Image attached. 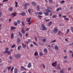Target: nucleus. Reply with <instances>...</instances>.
Wrapping results in <instances>:
<instances>
[{
  "label": "nucleus",
  "instance_id": "1",
  "mask_svg": "<svg viewBox=\"0 0 73 73\" xmlns=\"http://www.w3.org/2000/svg\"><path fill=\"white\" fill-rule=\"evenodd\" d=\"M45 11H47L46 12L45 11H44L43 13L46 16H48V15H49V12H52L51 10H50L48 9H46Z\"/></svg>",
  "mask_w": 73,
  "mask_h": 73
},
{
  "label": "nucleus",
  "instance_id": "2",
  "mask_svg": "<svg viewBox=\"0 0 73 73\" xmlns=\"http://www.w3.org/2000/svg\"><path fill=\"white\" fill-rule=\"evenodd\" d=\"M31 5V4L29 3H27L25 4L24 5V7H26L25 8H24L23 9H27V7H28V6H29Z\"/></svg>",
  "mask_w": 73,
  "mask_h": 73
},
{
  "label": "nucleus",
  "instance_id": "3",
  "mask_svg": "<svg viewBox=\"0 0 73 73\" xmlns=\"http://www.w3.org/2000/svg\"><path fill=\"white\" fill-rule=\"evenodd\" d=\"M42 30H43L46 31V30H47V28H46V27H45V25L44 24H42Z\"/></svg>",
  "mask_w": 73,
  "mask_h": 73
},
{
  "label": "nucleus",
  "instance_id": "4",
  "mask_svg": "<svg viewBox=\"0 0 73 73\" xmlns=\"http://www.w3.org/2000/svg\"><path fill=\"white\" fill-rule=\"evenodd\" d=\"M15 57H17V58H20L21 56V55L20 54H15Z\"/></svg>",
  "mask_w": 73,
  "mask_h": 73
},
{
  "label": "nucleus",
  "instance_id": "5",
  "mask_svg": "<svg viewBox=\"0 0 73 73\" xmlns=\"http://www.w3.org/2000/svg\"><path fill=\"white\" fill-rule=\"evenodd\" d=\"M61 69V67H60V64L59 63L57 67L56 68V69L60 70Z\"/></svg>",
  "mask_w": 73,
  "mask_h": 73
},
{
  "label": "nucleus",
  "instance_id": "6",
  "mask_svg": "<svg viewBox=\"0 0 73 73\" xmlns=\"http://www.w3.org/2000/svg\"><path fill=\"white\" fill-rule=\"evenodd\" d=\"M36 15H42V12H36Z\"/></svg>",
  "mask_w": 73,
  "mask_h": 73
},
{
  "label": "nucleus",
  "instance_id": "7",
  "mask_svg": "<svg viewBox=\"0 0 73 73\" xmlns=\"http://www.w3.org/2000/svg\"><path fill=\"white\" fill-rule=\"evenodd\" d=\"M56 63H57V62L55 61L52 64V66H56Z\"/></svg>",
  "mask_w": 73,
  "mask_h": 73
},
{
  "label": "nucleus",
  "instance_id": "8",
  "mask_svg": "<svg viewBox=\"0 0 73 73\" xmlns=\"http://www.w3.org/2000/svg\"><path fill=\"white\" fill-rule=\"evenodd\" d=\"M11 15L13 17H15V16L17 15V13L16 12L13 13L11 14Z\"/></svg>",
  "mask_w": 73,
  "mask_h": 73
},
{
  "label": "nucleus",
  "instance_id": "9",
  "mask_svg": "<svg viewBox=\"0 0 73 73\" xmlns=\"http://www.w3.org/2000/svg\"><path fill=\"white\" fill-rule=\"evenodd\" d=\"M3 53L4 54H5V53H8V54H11V52L10 51H8V50L5 51L3 52Z\"/></svg>",
  "mask_w": 73,
  "mask_h": 73
},
{
  "label": "nucleus",
  "instance_id": "10",
  "mask_svg": "<svg viewBox=\"0 0 73 73\" xmlns=\"http://www.w3.org/2000/svg\"><path fill=\"white\" fill-rule=\"evenodd\" d=\"M28 11L29 12V13L30 14L31 13V11H32V12H33V10L31 9H29L28 10Z\"/></svg>",
  "mask_w": 73,
  "mask_h": 73
},
{
  "label": "nucleus",
  "instance_id": "11",
  "mask_svg": "<svg viewBox=\"0 0 73 73\" xmlns=\"http://www.w3.org/2000/svg\"><path fill=\"white\" fill-rule=\"evenodd\" d=\"M14 73H17L18 72V69L17 68H15L14 69Z\"/></svg>",
  "mask_w": 73,
  "mask_h": 73
},
{
  "label": "nucleus",
  "instance_id": "12",
  "mask_svg": "<svg viewBox=\"0 0 73 73\" xmlns=\"http://www.w3.org/2000/svg\"><path fill=\"white\" fill-rule=\"evenodd\" d=\"M19 35L20 36V37H23V34L21 33L20 31L19 32Z\"/></svg>",
  "mask_w": 73,
  "mask_h": 73
},
{
  "label": "nucleus",
  "instance_id": "13",
  "mask_svg": "<svg viewBox=\"0 0 73 73\" xmlns=\"http://www.w3.org/2000/svg\"><path fill=\"white\" fill-rule=\"evenodd\" d=\"M21 32L23 34H24V33H25V32L24 31V28H23L22 29Z\"/></svg>",
  "mask_w": 73,
  "mask_h": 73
},
{
  "label": "nucleus",
  "instance_id": "14",
  "mask_svg": "<svg viewBox=\"0 0 73 73\" xmlns=\"http://www.w3.org/2000/svg\"><path fill=\"white\" fill-rule=\"evenodd\" d=\"M22 45L23 48H26V44H24V43H22Z\"/></svg>",
  "mask_w": 73,
  "mask_h": 73
},
{
  "label": "nucleus",
  "instance_id": "15",
  "mask_svg": "<svg viewBox=\"0 0 73 73\" xmlns=\"http://www.w3.org/2000/svg\"><path fill=\"white\" fill-rule=\"evenodd\" d=\"M44 51L45 53H46L48 52V50L46 48H45L44 50Z\"/></svg>",
  "mask_w": 73,
  "mask_h": 73
},
{
  "label": "nucleus",
  "instance_id": "16",
  "mask_svg": "<svg viewBox=\"0 0 73 73\" xmlns=\"http://www.w3.org/2000/svg\"><path fill=\"white\" fill-rule=\"evenodd\" d=\"M62 9V8L61 7H59L56 9V11H58L60 10H61Z\"/></svg>",
  "mask_w": 73,
  "mask_h": 73
},
{
  "label": "nucleus",
  "instance_id": "17",
  "mask_svg": "<svg viewBox=\"0 0 73 73\" xmlns=\"http://www.w3.org/2000/svg\"><path fill=\"white\" fill-rule=\"evenodd\" d=\"M36 9L37 11H39L40 10V8L39 7V6H37L36 7Z\"/></svg>",
  "mask_w": 73,
  "mask_h": 73
},
{
  "label": "nucleus",
  "instance_id": "18",
  "mask_svg": "<svg viewBox=\"0 0 73 73\" xmlns=\"http://www.w3.org/2000/svg\"><path fill=\"white\" fill-rule=\"evenodd\" d=\"M58 32V29L57 28H55L54 29V32L55 33H57Z\"/></svg>",
  "mask_w": 73,
  "mask_h": 73
},
{
  "label": "nucleus",
  "instance_id": "19",
  "mask_svg": "<svg viewBox=\"0 0 73 73\" xmlns=\"http://www.w3.org/2000/svg\"><path fill=\"white\" fill-rule=\"evenodd\" d=\"M54 48H55V49H56V50H58V47L57 46H54Z\"/></svg>",
  "mask_w": 73,
  "mask_h": 73
},
{
  "label": "nucleus",
  "instance_id": "20",
  "mask_svg": "<svg viewBox=\"0 0 73 73\" xmlns=\"http://www.w3.org/2000/svg\"><path fill=\"white\" fill-rule=\"evenodd\" d=\"M31 18H27V20L28 22H30L31 21Z\"/></svg>",
  "mask_w": 73,
  "mask_h": 73
},
{
  "label": "nucleus",
  "instance_id": "21",
  "mask_svg": "<svg viewBox=\"0 0 73 73\" xmlns=\"http://www.w3.org/2000/svg\"><path fill=\"white\" fill-rule=\"evenodd\" d=\"M25 14V12H23L21 13L20 14V15H21V16H24Z\"/></svg>",
  "mask_w": 73,
  "mask_h": 73
},
{
  "label": "nucleus",
  "instance_id": "22",
  "mask_svg": "<svg viewBox=\"0 0 73 73\" xmlns=\"http://www.w3.org/2000/svg\"><path fill=\"white\" fill-rule=\"evenodd\" d=\"M52 24V22L51 21H50L49 23H48V26H50V25H51Z\"/></svg>",
  "mask_w": 73,
  "mask_h": 73
},
{
  "label": "nucleus",
  "instance_id": "23",
  "mask_svg": "<svg viewBox=\"0 0 73 73\" xmlns=\"http://www.w3.org/2000/svg\"><path fill=\"white\" fill-rule=\"evenodd\" d=\"M31 63H29L28 65V67H29V68H30V67H31Z\"/></svg>",
  "mask_w": 73,
  "mask_h": 73
},
{
  "label": "nucleus",
  "instance_id": "24",
  "mask_svg": "<svg viewBox=\"0 0 73 73\" xmlns=\"http://www.w3.org/2000/svg\"><path fill=\"white\" fill-rule=\"evenodd\" d=\"M32 4L33 5H34V6L36 5V3L35 2H32Z\"/></svg>",
  "mask_w": 73,
  "mask_h": 73
},
{
  "label": "nucleus",
  "instance_id": "25",
  "mask_svg": "<svg viewBox=\"0 0 73 73\" xmlns=\"http://www.w3.org/2000/svg\"><path fill=\"white\" fill-rule=\"evenodd\" d=\"M16 29V27H11V30H13V29Z\"/></svg>",
  "mask_w": 73,
  "mask_h": 73
},
{
  "label": "nucleus",
  "instance_id": "26",
  "mask_svg": "<svg viewBox=\"0 0 73 73\" xmlns=\"http://www.w3.org/2000/svg\"><path fill=\"white\" fill-rule=\"evenodd\" d=\"M9 9L10 11H12L13 10V7H10L9 8Z\"/></svg>",
  "mask_w": 73,
  "mask_h": 73
},
{
  "label": "nucleus",
  "instance_id": "27",
  "mask_svg": "<svg viewBox=\"0 0 73 73\" xmlns=\"http://www.w3.org/2000/svg\"><path fill=\"white\" fill-rule=\"evenodd\" d=\"M21 46H19L18 47V50H20V49H21Z\"/></svg>",
  "mask_w": 73,
  "mask_h": 73
},
{
  "label": "nucleus",
  "instance_id": "28",
  "mask_svg": "<svg viewBox=\"0 0 73 73\" xmlns=\"http://www.w3.org/2000/svg\"><path fill=\"white\" fill-rule=\"evenodd\" d=\"M34 55L35 56H37V55H38V52H35Z\"/></svg>",
  "mask_w": 73,
  "mask_h": 73
},
{
  "label": "nucleus",
  "instance_id": "29",
  "mask_svg": "<svg viewBox=\"0 0 73 73\" xmlns=\"http://www.w3.org/2000/svg\"><path fill=\"white\" fill-rule=\"evenodd\" d=\"M43 42H46V39L45 38H43L42 40Z\"/></svg>",
  "mask_w": 73,
  "mask_h": 73
},
{
  "label": "nucleus",
  "instance_id": "30",
  "mask_svg": "<svg viewBox=\"0 0 73 73\" xmlns=\"http://www.w3.org/2000/svg\"><path fill=\"white\" fill-rule=\"evenodd\" d=\"M17 23L18 24H20V22H21V21L20 20H18L17 21Z\"/></svg>",
  "mask_w": 73,
  "mask_h": 73
},
{
  "label": "nucleus",
  "instance_id": "31",
  "mask_svg": "<svg viewBox=\"0 0 73 73\" xmlns=\"http://www.w3.org/2000/svg\"><path fill=\"white\" fill-rule=\"evenodd\" d=\"M15 7H17V4H18V2L15 1Z\"/></svg>",
  "mask_w": 73,
  "mask_h": 73
},
{
  "label": "nucleus",
  "instance_id": "32",
  "mask_svg": "<svg viewBox=\"0 0 73 73\" xmlns=\"http://www.w3.org/2000/svg\"><path fill=\"white\" fill-rule=\"evenodd\" d=\"M13 33H12L11 34V38H13Z\"/></svg>",
  "mask_w": 73,
  "mask_h": 73
},
{
  "label": "nucleus",
  "instance_id": "33",
  "mask_svg": "<svg viewBox=\"0 0 73 73\" xmlns=\"http://www.w3.org/2000/svg\"><path fill=\"white\" fill-rule=\"evenodd\" d=\"M21 23H22V25H23V26L25 25V24H24V22L22 21L21 22Z\"/></svg>",
  "mask_w": 73,
  "mask_h": 73
},
{
  "label": "nucleus",
  "instance_id": "34",
  "mask_svg": "<svg viewBox=\"0 0 73 73\" xmlns=\"http://www.w3.org/2000/svg\"><path fill=\"white\" fill-rule=\"evenodd\" d=\"M56 17H57V15H53L52 16L53 18H56Z\"/></svg>",
  "mask_w": 73,
  "mask_h": 73
},
{
  "label": "nucleus",
  "instance_id": "35",
  "mask_svg": "<svg viewBox=\"0 0 73 73\" xmlns=\"http://www.w3.org/2000/svg\"><path fill=\"white\" fill-rule=\"evenodd\" d=\"M12 58H13V57L11 56H10V58L9 59L10 60H12Z\"/></svg>",
  "mask_w": 73,
  "mask_h": 73
},
{
  "label": "nucleus",
  "instance_id": "36",
  "mask_svg": "<svg viewBox=\"0 0 73 73\" xmlns=\"http://www.w3.org/2000/svg\"><path fill=\"white\" fill-rule=\"evenodd\" d=\"M27 41H28V42H32V41H31V39H29L27 40Z\"/></svg>",
  "mask_w": 73,
  "mask_h": 73
},
{
  "label": "nucleus",
  "instance_id": "37",
  "mask_svg": "<svg viewBox=\"0 0 73 73\" xmlns=\"http://www.w3.org/2000/svg\"><path fill=\"white\" fill-rule=\"evenodd\" d=\"M39 55L40 56H41L43 55V53H42V52H40L39 53Z\"/></svg>",
  "mask_w": 73,
  "mask_h": 73
},
{
  "label": "nucleus",
  "instance_id": "38",
  "mask_svg": "<svg viewBox=\"0 0 73 73\" xmlns=\"http://www.w3.org/2000/svg\"><path fill=\"white\" fill-rule=\"evenodd\" d=\"M21 68H22V69H24V70H26V69L25 68H24V67L23 66H22L21 67Z\"/></svg>",
  "mask_w": 73,
  "mask_h": 73
},
{
  "label": "nucleus",
  "instance_id": "39",
  "mask_svg": "<svg viewBox=\"0 0 73 73\" xmlns=\"http://www.w3.org/2000/svg\"><path fill=\"white\" fill-rule=\"evenodd\" d=\"M14 24L15 26H17V23L16 22H14Z\"/></svg>",
  "mask_w": 73,
  "mask_h": 73
},
{
  "label": "nucleus",
  "instance_id": "40",
  "mask_svg": "<svg viewBox=\"0 0 73 73\" xmlns=\"http://www.w3.org/2000/svg\"><path fill=\"white\" fill-rule=\"evenodd\" d=\"M34 39L35 40H36V41H37V37H36V36H35Z\"/></svg>",
  "mask_w": 73,
  "mask_h": 73
},
{
  "label": "nucleus",
  "instance_id": "41",
  "mask_svg": "<svg viewBox=\"0 0 73 73\" xmlns=\"http://www.w3.org/2000/svg\"><path fill=\"white\" fill-rule=\"evenodd\" d=\"M33 43L35 44V45H36V46H37V43H36V42H33Z\"/></svg>",
  "mask_w": 73,
  "mask_h": 73
},
{
  "label": "nucleus",
  "instance_id": "42",
  "mask_svg": "<svg viewBox=\"0 0 73 73\" xmlns=\"http://www.w3.org/2000/svg\"><path fill=\"white\" fill-rule=\"evenodd\" d=\"M15 46H16V45H15V44H13V45L11 46V48H14V47H15Z\"/></svg>",
  "mask_w": 73,
  "mask_h": 73
},
{
  "label": "nucleus",
  "instance_id": "43",
  "mask_svg": "<svg viewBox=\"0 0 73 73\" xmlns=\"http://www.w3.org/2000/svg\"><path fill=\"white\" fill-rule=\"evenodd\" d=\"M20 41H21V40L20 39H18L17 40V42H20Z\"/></svg>",
  "mask_w": 73,
  "mask_h": 73
},
{
  "label": "nucleus",
  "instance_id": "44",
  "mask_svg": "<svg viewBox=\"0 0 73 73\" xmlns=\"http://www.w3.org/2000/svg\"><path fill=\"white\" fill-rule=\"evenodd\" d=\"M56 41V40L54 39V40L53 41H52L51 42H55Z\"/></svg>",
  "mask_w": 73,
  "mask_h": 73
},
{
  "label": "nucleus",
  "instance_id": "45",
  "mask_svg": "<svg viewBox=\"0 0 73 73\" xmlns=\"http://www.w3.org/2000/svg\"><path fill=\"white\" fill-rule=\"evenodd\" d=\"M42 66H43V68H44V69H45V66L44 64H42Z\"/></svg>",
  "mask_w": 73,
  "mask_h": 73
},
{
  "label": "nucleus",
  "instance_id": "46",
  "mask_svg": "<svg viewBox=\"0 0 73 73\" xmlns=\"http://www.w3.org/2000/svg\"><path fill=\"white\" fill-rule=\"evenodd\" d=\"M8 70H10V69L11 68V66H10L9 67L7 68Z\"/></svg>",
  "mask_w": 73,
  "mask_h": 73
},
{
  "label": "nucleus",
  "instance_id": "47",
  "mask_svg": "<svg viewBox=\"0 0 73 73\" xmlns=\"http://www.w3.org/2000/svg\"><path fill=\"white\" fill-rule=\"evenodd\" d=\"M64 20H69V19L68 18H65Z\"/></svg>",
  "mask_w": 73,
  "mask_h": 73
},
{
  "label": "nucleus",
  "instance_id": "48",
  "mask_svg": "<svg viewBox=\"0 0 73 73\" xmlns=\"http://www.w3.org/2000/svg\"><path fill=\"white\" fill-rule=\"evenodd\" d=\"M47 8H48V9H52V7H48Z\"/></svg>",
  "mask_w": 73,
  "mask_h": 73
},
{
  "label": "nucleus",
  "instance_id": "49",
  "mask_svg": "<svg viewBox=\"0 0 73 73\" xmlns=\"http://www.w3.org/2000/svg\"><path fill=\"white\" fill-rule=\"evenodd\" d=\"M29 31V29L27 28V29H26V32H27V31Z\"/></svg>",
  "mask_w": 73,
  "mask_h": 73
},
{
  "label": "nucleus",
  "instance_id": "50",
  "mask_svg": "<svg viewBox=\"0 0 73 73\" xmlns=\"http://www.w3.org/2000/svg\"><path fill=\"white\" fill-rule=\"evenodd\" d=\"M13 69H14V67H13L12 68L11 70V72H13Z\"/></svg>",
  "mask_w": 73,
  "mask_h": 73
},
{
  "label": "nucleus",
  "instance_id": "51",
  "mask_svg": "<svg viewBox=\"0 0 73 73\" xmlns=\"http://www.w3.org/2000/svg\"><path fill=\"white\" fill-rule=\"evenodd\" d=\"M9 49H8V48H6V50H5V51H8Z\"/></svg>",
  "mask_w": 73,
  "mask_h": 73
},
{
  "label": "nucleus",
  "instance_id": "52",
  "mask_svg": "<svg viewBox=\"0 0 73 73\" xmlns=\"http://www.w3.org/2000/svg\"><path fill=\"white\" fill-rule=\"evenodd\" d=\"M70 46H71L72 45H73V43H72L71 44H69Z\"/></svg>",
  "mask_w": 73,
  "mask_h": 73
},
{
  "label": "nucleus",
  "instance_id": "53",
  "mask_svg": "<svg viewBox=\"0 0 73 73\" xmlns=\"http://www.w3.org/2000/svg\"><path fill=\"white\" fill-rule=\"evenodd\" d=\"M8 0H3V2H6V1H7Z\"/></svg>",
  "mask_w": 73,
  "mask_h": 73
},
{
  "label": "nucleus",
  "instance_id": "54",
  "mask_svg": "<svg viewBox=\"0 0 73 73\" xmlns=\"http://www.w3.org/2000/svg\"><path fill=\"white\" fill-rule=\"evenodd\" d=\"M30 46L31 47H32V46H33V44H30Z\"/></svg>",
  "mask_w": 73,
  "mask_h": 73
},
{
  "label": "nucleus",
  "instance_id": "55",
  "mask_svg": "<svg viewBox=\"0 0 73 73\" xmlns=\"http://www.w3.org/2000/svg\"><path fill=\"white\" fill-rule=\"evenodd\" d=\"M61 3H62V4L64 3V1H61Z\"/></svg>",
  "mask_w": 73,
  "mask_h": 73
},
{
  "label": "nucleus",
  "instance_id": "56",
  "mask_svg": "<svg viewBox=\"0 0 73 73\" xmlns=\"http://www.w3.org/2000/svg\"><path fill=\"white\" fill-rule=\"evenodd\" d=\"M66 58H67V56H64V57L63 58H65V59H66Z\"/></svg>",
  "mask_w": 73,
  "mask_h": 73
},
{
  "label": "nucleus",
  "instance_id": "57",
  "mask_svg": "<svg viewBox=\"0 0 73 73\" xmlns=\"http://www.w3.org/2000/svg\"><path fill=\"white\" fill-rule=\"evenodd\" d=\"M68 69L69 71H70L71 70V68L70 67L68 68Z\"/></svg>",
  "mask_w": 73,
  "mask_h": 73
},
{
  "label": "nucleus",
  "instance_id": "58",
  "mask_svg": "<svg viewBox=\"0 0 73 73\" xmlns=\"http://www.w3.org/2000/svg\"><path fill=\"white\" fill-rule=\"evenodd\" d=\"M70 53H73V51H71V50H70Z\"/></svg>",
  "mask_w": 73,
  "mask_h": 73
},
{
  "label": "nucleus",
  "instance_id": "59",
  "mask_svg": "<svg viewBox=\"0 0 73 73\" xmlns=\"http://www.w3.org/2000/svg\"><path fill=\"white\" fill-rule=\"evenodd\" d=\"M28 36V33L26 34V37H27Z\"/></svg>",
  "mask_w": 73,
  "mask_h": 73
},
{
  "label": "nucleus",
  "instance_id": "60",
  "mask_svg": "<svg viewBox=\"0 0 73 73\" xmlns=\"http://www.w3.org/2000/svg\"><path fill=\"white\" fill-rule=\"evenodd\" d=\"M64 52L65 53H66V50H64Z\"/></svg>",
  "mask_w": 73,
  "mask_h": 73
},
{
  "label": "nucleus",
  "instance_id": "61",
  "mask_svg": "<svg viewBox=\"0 0 73 73\" xmlns=\"http://www.w3.org/2000/svg\"><path fill=\"white\" fill-rule=\"evenodd\" d=\"M60 72V73H64V72L62 70H61Z\"/></svg>",
  "mask_w": 73,
  "mask_h": 73
},
{
  "label": "nucleus",
  "instance_id": "62",
  "mask_svg": "<svg viewBox=\"0 0 73 73\" xmlns=\"http://www.w3.org/2000/svg\"><path fill=\"white\" fill-rule=\"evenodd\" d=\"M66 17H67L65 15V16H63V17H64V18H66Z\"/></svg>",
  "mask_w": 73,
  "mask_h": 73
},
{
  "label": "nucleus",
  "instance_id": "63",
  "mask_svg": "<svg viewBox=\"0 0 73 73\" xmlns=\"http://www.w3.org/2000/svg\"><path fill=\"white\" fill-rule=\"evenodd\" d=\"M0 20L1 21H3V19L2 18H0Z\"/></svg>",
  "mask_w": 73,
  "mask_h": 73
},
{
  "label": "nucleus",
  "instance_id": "64",
  "mask_svg": "<svg viewBox=\"0 0 73 73\" xmlns=\"http://www.w3.org/2000/svg\"><path fill=\"white\" fill-rule=\"evenodd\" d=\"M69 31H70V30H69V29H68L67 30V33H69Z\"/></svg>",
  "mask_w": 73,
  "mask_h": 73
}]
</instances>
